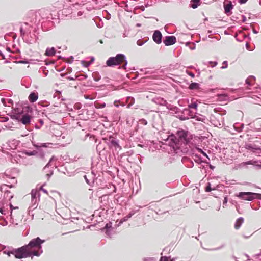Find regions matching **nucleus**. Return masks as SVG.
Masks as SVG:
<instances>
[{"instance_id":"de8ad7c7","label":"nucleus","mask_w":261,"mask_h":261,"mask_svg":"<svg viewBox=\"0 0 261 261\" xmlns=\"http://www.w3.org/2000/svg\"><path fill=\"white\" fill-rule=\"evenodd\" d=\"M257 166H259V167H261V165H257Z\"/></svg>"},{"instance_id":"8fccbe9b","label":"nucleus","mask_w":261,"mask_h":261,"mask_svg":"<svg viewBox=\"0 0 261 261\" xmlns=\"http://www.w3.org/2000/svg\"><path fill=\"white\" fill-rule=\"evenodd\" d=\"M222 68H226V66L225 67H222Z\"/></svg>"},{"instance_id":"2f4dec72","label":"nucleus","mask_w":261,"mask_h":261,"mask_svg":"<svg viewBox=\"0 0 261 261\" xmlns=\"http://www.w3.org/2000/svg\"><path fill=\"white\" fill-rule=\"evenodd\" d=\"M54 160H55V158H54V157H52V158L50 159L49 163H48L46 165V166L45 167V168H46V167H48V166H49L50 163H51L52 161H54Z\"/></svg>"},{"instance_id":"423d86ee","label":"nucleus","mask_w":261,"mask_h":261,"mask_svg":"<svg viewBox=\"0 0 261 261\" xmlns=\"http://www.w3.org/2000/svg\"><path fill=\"white\" fill-rule=\"evenodd\" d=\"M176 41V38L173 36H166L164 38V44L167 45H171L175 43Z\"/></svg>"},{"instance_id":"6e6552de","label":"nucleus","mask_w":261,"mask_h":261,"mask_svg":"<svg viewBox=\"0 0 261 261\" xmlns=\"http://www.w3.org/2000/svg\"><path fill=\"white\" fill-rule=\"evenodd\" d=\"M162 35L161 33L158 31L156 30L152 36V38L153 41L157 44H160L162 42Z\"/></svg>"},{"instance_id":"5701e85b","label":"nucleus","mask_w":261,"mask_h":261,"mask_svg":"<svg viewBox=\"0 0 261 261\" xmlns=\"http://www.w3.org/2000/svg\"><path fill=\"white\" fill-rule=\"evenodd\" d=\"M25 153L26 154H27V155H29V156H31V155H35V154L37 153V152H36V151H29H29H26V152H25Z\"/></svg>"},{"instance_id":"4be33fe9","label":"nucleus","mask_w":261,"mask_h":261,"mask_svg":"<svg viewBox=\"0 0 261 261\" xmlns=\"http://www.w3.org/2000/svg\"><path fill=\"white\" fill-rule=\"evenodd\" d=\"M8 120H9L8 117L0 116V122H7L8 121Z\"/></svg>"},{"instance_id":"473e14b6","label":"nucleus","mask_w":261,"mask_h":261,"mask_svg":"<svg viewBox=\"0 0 261 261\" xmlns=\"http://www.w3.org/2000/svg\"><path fill=\"white\" fill-rule=\"evenodd\" d=\"M82 62L83 64V65L86 67L89 66L90 65V64H91V62H84V61H82Z\"/></svg>"},{"instance_id":"a211bd4d","label":"nucleus","mask_w":261,"mask_h":261,"mask_svg":"<svg viewBox=\"0 0 261 261\" xmlns=\"http://www.w3.org/2000/svg\"><path fill=\"white\" fill-rule=\"evenodd\" d=\"M197 106H198V105H197V101H192L191 103H190L188 105V107L190 109H194L195 111H197Z\"/></svg>"},{"instance_id":"b1692460","label":"nucleus","mask_w":261,"mask_h":261,"mask_svg":"<svg viewBox=\"0 0 261 261\" xmlns=\"http://www.w3.org/2000/svg\"><path fill=\"white\" fill-rule=\"evenodd\" d=\"M2 102L3 103V104L5 106H8V107H10V105H8L7 103V99H5V98H2Z\"/></svg>"},{"instance_id":"1a4fd4ad","label":"nucleus","mask_w":261,"mask_h":261,"mask_svg":"<svg viewBox=\"0 0 261 261\" xmlns=\"http://www.w3.org/2000/svg\"><path fill=\"white\" fill-rule=\"evenodd\" d=\"M190 116L191 118H195L196 120L197 121H204L205 120V118L204 116L199 115L198 116H196L193 113H192V111H190Z\"/></svg>"},{"instance_id":"58836bf2","label":"nucleus","mask_w":261,"mask_h":261,"mask_svg":"<svg viewBox=\"0 0 261 261\" xmlns=\"http://www.w3.org/2000/svg\"><path fill=\"white\" fill-rule=\"evenodd\" d=\"M246 1H247V0H239V2L241 4H244V3H246Z\"/></svg>"},{"instance_id":"393cba45","label":"nucleus","mask_w":261,"mask_h":261,"mask_svg":"<svg viewBox=\"0 0 261 261\" xmlns=\"http://www.w3.org/2000/svg\"><path fill=\"white\" fill-rule=\"evenodd\" d=\"M256 162L254 161H250L248 162H244L243 164L244 165H249V164H252V165H255L256 164Z\"/></svg>"},{"instance_id":"0eeeda50","label":"nucleus","mask_w":261,"mask_h":261,"mask_svg":"<svg viewBox=\"0 0 261 261\" xmlns=\"http://www.w3.org/2000/svg\"><path fill=\"white\" fill-rule=\"evenodd\" d=\"M39 191L37 189H33L31 191L32 202L36 204L39 198Z\"/></svg>"},{"instance_id":"9d476101","label":"nucleus","mask_w":261,"mask_h":261,"mask_svg":"<svg viewBox=\"0 0 261 261\" xmlns=\"http://www.w3.org/2000/svg\"><path fill=\"white\" fill-rule=\"evenodd\" d=\"M38 98V94L37 92H32L29 96V99L31 102H34L36 101Z\"/></svg>"},{"instance_id":"e433bc0d","label":"nucleus","mask_w":261,"mask_h":261,"mask_svg":"<svg viewBox=\"0 0 261 261\" xmlns=\"http://www.w3.org/2000/svg\"><path fill=\"white\" fill-rule=\"evenodd\" d=\"M105 106H106V104L105 103H103L100 104L99 108H103L105 107Z\"/></svg>"},{"instance_id":"4468645a","label":"nucleus","mask_w":261,"mask_h":261,"mask_svg":"<svg viewBox=\"0 0 261 261\" xmlns=\"http://www.w3.org/2000/svg\"><path fill=\"white\" fill-rule=\"evenodd\" d=\"M244 221V219L242 217H240L236 221V224H235V228L236 229H238L240 228V226L241 225V224L243 223Z\"/></svg>"},{"instance_id":"ddd939ff","label":"nucleus","mask_w":261,"mask_h":261,"mask_svg":"<svg viewBox=\"0 0 261 261\" xmlns=\"http://www.w3.org/2000/svg\"><path fill=\"white\" fill-rule=\"evenodd\" d=\"M189 88L191 90H199L200 85L197 83H192L189 85Z\"/></svg>"},{"instance_id":"f03ea898","label":"nucleus","mask_w":261,"mask_h":261,"mask_svg":"<svg viewBox=\"0 0 261 261\" xmlns=\"http://www.w3.org/2000/svg\"><path fill=\"white\" fill-rule=\"evenodd\" d=\"M177 136L178 139V143L176 141L175 137L172 135L169 136L167 139H164L165 141L164 145H168L176 150L179 147L180 142L181 144H187L190 143V140L192 139V135L184 130H178L177 133Z\"/></svg>"},{"instance_id":"7ed1b4c3","label":"nucleus","mask_w":261,"mask_h":261,"mask_svg":"<svg viewBox=\"0 0 261 261\" xmlns=\"http://www.w3.org/2000/svg\"><path fill=\"white\" fill-rule=\"evenodd\" d=\"M123 62L124 64L122 66V68L123 69H125L127 65V61L126 60L125 57L124 55L119 54L117 55L115 57H112L109 58L106 62V64L108 66L111 67L118 65Z\"/></svg>"},{"instance_id":"cd10ccee","label":"nucleus","mask_w":261,"mask_h":261,"mask_svg":"<svg viewBox=\"0 0 261 261\" xmlns=\"http://www.w3.org/2000/svg\"><path fill=\"white\" fill-rule=\"evenodd\" d=\"M15 250H13V251H11V252H10V251H7L6 250H5V251H3V253H4V254H7L9 256L10 255V254H13V255H15V254H14V253H13Z\"/></svg>"},{"instance_id":"7c9ffc66","label":"nucleus","mask_w":261,"mask_h":261,"mask_svg":"<svg viewBox=\"0 0 261 261\" xmlns=\"http://www.w3.org/2000/svg\"><path fill=\"white\" fill-rule=\"evenodd\" d=\"M7 102L8 105H10V107L13 105V100L11 99H7Z\"/></svg>"},{"instance_id":"72a5a7b5","label":"nucleus","mask_w":261,"mask_h":261,"mask_svg":"<svg viewBox=\"0 0 261 261\" xmlns=\"http://www.w3.org/2000/svg\"><path fill=\"white\" fill-rule=\"evenodd\" d=\"M84 178H85V180H86V182H87V184H90V181H89V180L87 178V175H85V176H84Z\"/></svg>"},{"instance_id":"aec40b11","label":"nucleus","mask_w":261,"mask_h":261,"mask_svg":"<svg viewBox=\"0 0 261 261\" xmlns=\"http://www.w3.org/2000/svg\"><path fill=\"white\" fill-rule=\"evenodd\" d=\"M132 214H129L127 216L124 217L120 220V223H122L123 222L127 221L129 218H130L132 217Z\"/></svg>"},{"instance_id":"6ab92c4d","label":"nucleus","mask_w":261,"mask_h":261,"mask_svg":"<svg viewBox=\"0 0 261 261\" xmlns=\"http://www.w3.org/2000/svg\"><path fill=\"white\" fill-rule=\"evenodd\" d=\"M254 81H255V79L253 77H250L246 79V84H248L249 85H251L254 82Z\"/></svg>"},{"instance_id":"412c9836","label":"nucleus","mask_w":261,"mask_h":261,"mask_svg":"<svg viewBox=\"0 0 261 261\" xmlns=\"http://www.w3.org/2000/svg\"><path fill=\"white\" fill-rule=\"evenodd\" d=\"M10 192L7 191V192H6L4 195L5 197L6 198H8L9 200L13 198V195L11 194L10 195Z\"/></svg>"},{"instance_id":"c756f323","label":"nucleus","mask_w":261,"mask_h":261,"mask_svg":"<svg viewBox=\"0 0 261 261\" xmlns=\"http://www.w3.org/2000/svg\"><path fill=\"white\" fill-rule=\"evenodd\" d=\"M145 43V42H143V41L141 40H139L137 42V44L139 46H142Z\"/></svg>"},{"instance_id":"37998d69","label":"nucleus","mask_w":261,"mask_h":261,"mask_svg":"<svg viewBox=\"0 0 261 261\" xmlns=\"http://www.w3.org/2000/svg\"><path fill=\"white\" fill-rule=\"evenodd\" d=\"M246 47H247L248 50H249V46H248V44H246Z\"/></svg>"},{"instance_id":"a878e982","label":"nucleus","mask_w":261,"mask_h":261,"mask_svg":"<svg viewBox=\"0 0 261 261\" xmlns=\"http://www.w3.org/2000/svg\"><path fill=\"white\" fill-rule=\"evenodd\" d=\"M9 206L11 209V217H12V212L13 210L18 209V207H14L11 203H9Z\"/></svg>"},{"instance_id":"a18cd8bd","label":"nucleus","mask_w":261,"mask_h":261,"mask_svg":"<svg viewBox=\"0 0 261 261\" xmlns=\"http://www.w3.org/2000/svg\"><path fill=\"white\" fill-rule=\"evenodd\" d=\"M85 98H86V99H88V96H85Z\"/></svg>"},{"instance_id":"a19ab883","label":"nucleus","mask_w":261,"mask_h":261,"mask_svg":"<svg viewBox=\"0 0 261 261\" xmlns=\"http://www.w3.org/2000/svg\"><path fill=\"white\" fill-rule=\"evenodd\" d=\"M21 63H28V62L27 61H21Z\"/></svg>"},{"instance_id":"dca6fc26","label":"nucleus","mask_w":261,"mask_h":261,"mask_svg":"<svg viewBox=\"0 0 261 261\" xmlns=\"http://www.w3.org/2000/svg\"><path fill=\"white\" fill-rule=\"evenodd\" d=\"M50 144H51V143H41L40 145L33 143V146L35 148L38 149L39 148H40V147H47L48 145H50Z\"/></svg>"},{"instance_id":"c85d7f7f","label":"nucleus","mask_w":261,"mask_h":261,"mask_svg":"<svg viewBox=\"0 0 261 261\" xmlns=\"http://www.w3.org/2000/svg\"><path fill=\"white\" fill-rule=\"evenodd\" d=\"M197 150H198V151L200 153H201L204 156H205V157H206L207 159H208V156L207 155L206 153H205L204 152H203L202 149H200V148H198Z\"/></svg>"},{"instance_id":"bb28decb","label":"nucleus","mask_w":261,"mask_h":261,"mask_svg":"<svg viewBox=\"0 0 261 261\" xmlns=\"http://www.w3.org/2000/svg\"><path fill=\"white\" fill-rule=\"evenodd\" d=\"M13 124L12 122H8L7 125H5V127L7 128H11L13 127Z\"/></svg>"},{"instance_id":"39448f33","label":"nucleus","mask_w":261,"mask_h":261,"mask_svg":"<svg viewBox=\"0 0 261 261\" xmlns=\"http://www.w3.org/2000/svg\"><path fill=\"white\" fill-rule=\"evenodd\" d=\"M16 118L19 122H21L24 125L29 124L31 122V117L29 115L27 114H23L22 115H18L16 117Z\"/></svg>"},{"instance_id":"f3484780","label":"nucleus","mask_w":261,"mask_h":261,"mask_svg":"<svg viewBox=\"0 0 261 261\" xmlns=\"http://www.w3.org/2000/svg\"><path fill=\"white\" fill-rule=\"evenodd\" d=\"M199 3L200 0H192L191 7L194 9L196 8L199 5Z\"/></svg>"},{"instance_id":"9b49d317","label":"nucleus","mask_w":261,"mask_h":261,"mask_svg":"<svg viewBox=\"0 0 261 261\" xmlns=\"http://www.w3.org/2000/svg\"><path fill=\"white\" fill-rule=\"evenodd\" d=\"M112 230L111 223H108L106 225L105 227L103 229V230H105L106 233L110 236L111 233L110 232Z\"/></svg>"},{"instance_id":"49530a36","label":"nucleus","mask_w":261,"mask_h":261,"mask_svg":"<svg viewBox=\"0 0 261 261\" xmlns=\"http://www.w3.org/2000/svg\"><path fill=\"white\" fill-rule=\"evenodd\" d=\"M225 202H227V199L226 198H225Z\"/></svg>"},{"instance_id":"f257e3e1","label":"nucleus","mask_w":261,"mask_h":261,"mask_svg":"<svg viewBox=\"0 0 261 261\" xmlns=\"http://www.w3.org/2000/svg\"><path fill=\"white\" fill-rule=\"evenodd\" d=\"M44 242V240L37 237L32 239L27 245L16 249L13 253L17 258H27L32 256H38L42 253L41 244Z\"/></svg>"},{"instance_id":"2eb2a0df","label":"nucleus","mask_w":261,"mask_h":261,"mask_svg":"<svg viewBox=\"0 0 261 261\" xmlns=\"http://www.w3.org/2000/svg\"><path fill=\"white\" fill-rule=\"evenodd\" d=\"M224 8L226 13L229 12L232 9L231 3L229 2L228 4H225Z\"/></svg>"},{"instance_id":"4c0bfd02","label":"nucleus","mask_w":261,"mask_h":261,"mask_svg":"<svg viewBox=\"0 0 261 261\" xmlns=\"http://www.w3.org/2000/svg\"><path fill=\"white\" fill-rule=\"evenodd\" d=\"M211 187L210 186H207L206 188V191L209 192V191H211Z\"/></svg>"},{"instance_id":"09e8293b","label":"nucleus","mask_w":261,"mask_h":261,"mask_svg":"<svg viewBox=\"0 0 261 261\" xmlns=\"http://www.w3.org/2000/svg\"><path fill=\"white\" fill-rule=\"evenodd\" d=\"M223 63H226V61H224V62H223Z\"/></svg>"},{"instance_id":"c9c22d12","label":"nucleus","mask_w":261,"mask_h":261,"mask_svg":"<svg viewBox=\"0 0 261 261\" xmlns=\"http://www.w3.org/2000/svg\"><path fill=\"white\" fill-rule=\"evenodd\" d=\"M144 261H155V260L153 258H145Z\"/></svg>"},{"instance_id":"f8f14e48","label":"nucleus","mask_w":261,"mask_h":261,"mask_svg":"<svg viewBox=\"0 0 261 261\" xmlns=\"http://www.w3.org/2000/svg\"><path fill=\"white\" fill-rule=\"evenodd\" d=\"M45 55L47 56H52L55 54V49L54 47L48 48L45 51Z\"/></svg>"},{"instance_id":"79ce46f5","label":"nucleus","mask_w":261,"mask_h":261,"mask_svg":"<svg viewBox=\"0 0 261 261\" xmlns=\"http://www.w3.org/2000/svg\"><path fill=\"white\" fill-rule=\"evenodd\" d=\"M94 58L93 57H92V58H91V61L90 62H91V63L94 61Z\"/></svg>"},{"instance_id":"f704fd0d","label":"nucleus","mask_w":261,"mask_h":261,"mask_svg":"<svg viewBox=\"0 0 261 261\" xmlns=\"http://www.w3.org/2000/svg\"><path fill=\"white\" fill-rule=\"evenodd\" d=\"M187 73L190 76H191L192 77H194L195 75L194 73H192V72H190L189 71H187Z\"/></svg>"},{"instance_id":"20e7f679","label":"nucleus","mask_w":261,"mask_h":261,"mask_svg":"<svg viewBox=\"0 0 261 261\" xmlns=\"http://www.w3.org/2000/svg\"><path fill=\"white\" fill-rule=\"evenodd\" d=\"M257 195L256 193L252 192H240L237 196L244 200L252 201Z\"/></svg>"},{"instance_id":"ea45409f","label":"nucleus","mask_w":261,"mask_h":261,"mask_svg":"<svg viewBox=\"0 0 261 261\" xmlns=\"http://www.w3.org/2000/svg\"><path fill=\"white\" fill-rule=\"evenodd\" d=\"M40 189H41V190H42L44 193H47V191H46V190H45V189H43V188H42V187L40 188Z\"/></svg>"},{"instance_id":"c03bdc74","label":"nucleus","mask_w":261,"mask_h":261,"mask_svg":"<svg viewBox=\"0 0 261 261\" xmlns=\"http://www.w3.org/2000/svg\"><path fill=\"white\" fill-rule=\"evenodd\" d=\"M163 256H162V257H161V259H160V261H162V259H163Z\"/></svg>"}]
</instances>
